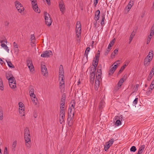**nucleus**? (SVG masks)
<instances>
[{
  "label": "nucleus",
  "instance_id": "13d9d810",
  "mask_svg": "<svg viewBox=\"0 0 154 154\" xmlns=\"http://www.w3.org/2000/svg\"><path fill=\"white\" fill-rule=\"evenodd\" d=\"M74 112H73L72 114V117H71L69 119V120H70V121L73 120V117H74Z\"/></svg>",
  "mask_w": 154,
  "mask_h": 154
},
{
  "label": "nucleus",
  "instance_id": "338daca9",
  "mask_svg": "<svg viewBox=\"0 0 154 154\" xmlns=\"http://www.w3.org/2000/svg\"><path fill=\"white\" fill-rule=\"evenodd\" d=\"M6 50L8 53L9 52V49H8V47L6 46L4 48Z\"/></svg>",
  "mask_w": 154,
  "mask_h": 154
},
{
  "label": "nucleus",
  "instance_id": "8fccbe9b",
  "mask_svg": "<svg viewBox=\"0 0 154 154\" xmlns=\"http://www.w3.org/2000/svg\"><path fill=\"white\" fill-rule=\"evenodd\" d=\"M65 100H61L60 104V105H64L65 104Z\"/></svg>",
  "mask_w": 154,
  "mask_h": 154
},
{
  "label": "nucleus",
  "instance_id": "864d4df0",
  "mask_svg": "<svg viewBox=\"0 0 154 154\" xmlns=\"http://www.w3.org/2000/svg\"><path fill=\"white\" fill-rule=\"evenodd\" d=\"M101 75H100L99 74H98L97 75H96V79H98L100 80V79L101 78Z\"/></svg>",
  "mask_w": 154,
  "mask_h": 154
},
{
  "label": "nucleus",
  "instance_id": "6e6d98bb",
  "mask_svg": "<svg viewBox=\"0 0 154 154\" xmlns=\"http://www.w3.org/2000/svg\"><path fill=\"white\" fill-rule=\"evenodd\" d=\"M138 98H136L133 101V103L135 105L137 104L138 102Z\"/></svg>",
  "mask_w": 154,
  "mask_h": 154
},
{
  "label": "nucleus",
  "instance_id": "b1692460",
  "mask_svg": "<svg viewBox=\"0 0 154 154\" xmlns=\"http://www.w3.org/2000/svg\"><path fill=\"white\" fill-rule=\"evenodd\" d=\"M32 101L33 102V103L35 105L38 106V100L36 97L33 98L32 99Z\"/></svg>",
  "mask_w": 154,
  "mask_h": 154
},
{
  "label": "nucleus",
  "instance_id": "4c0bfd02",
  "mask_svg": "<svg viewBox=\"0 0 154 154\" xmlns=\"http://www.w3.org/2000/svg\"><path fill=\"white\" fill-rule=\"evenodd\" d=\"M90 48L89 47H87L85 50V55H86L87 57H88V52L90 51Z\"/></svg>",
  "mask_w": 154,
  "mask_h": 154
},
{
  "label": "nucleus",
  "instance_id": "7ed1b4c3",
  "mask_svg": "<svg viewBox=\"0 0 154 154\" xmlns=\"http://www.w3.org/2000/svg\"><path fill=\"white\" fill-rule=\"evenodd\" d=\"M15 4L16 8L19 12L21 13L24 11V8L20 2L18 1H16L15 2Z\"/></svg>",
  "mask_w": 154,
  "mask_h": 154
},
{
  "label": "nucleus",
  "instance_id": "a18cd8bd",
  "mask_svg": "<svg viewBox=\"0 0 154 154\" xmlns=\"http://www.w3.org/2000/svg\"><path fill=\"white\" fill-rule=\"evenodd\" d=\"M121 124V121L119 120H117L115 122V125L116 126H118L120 125Z\"/></svg>",
  "mask_w": 154,
  "mask_h": 154
},
{
  "label": "nucleus",
  "instance_id": "6ab92c4d",
  "mask_svg": "<svg viewBox=\"0 0 154 154\" xmlns=\"http://www.w3.org/2000/svg\"><path fill=\"white\" fill-rule=\"evenodd\" d=\"M150 51H150L149 52L148 55L146 57L149 59L150 60H152L153 57V52L152 50H151Z\"/></svg>",
  "mask_w": 154,
  "mask_h": 154
},
{
  "label": "nucleus",
  "instance_id": "4468645a",
  "mask_svg": "<svg viewBox=\"0 0 154 154\" xmlns=\"http://www.w3.org/2000/svg\"><path fill=\"white\" fill-rule=\"evenodd\" d=\"M64 72L63 66L60 65L59 68V76L64 75Z\"/></svg>",
  "mask_w": 154,
  "mask_h": 154
},
{
  "label": "nucleus",
  "instance_id": "de8ad7c7",
  "mask_svg": "<svg viewBox=\"0 0 154 154\" xmlns=\"http://www.w3.org/2000/svg\"><path fill=\"white\" fill-rule=\"evenodd\" d=\"M19 111L20 113H22L24 111V108H19Z\"/></svg>",
  "mask_w": 154,
  "mask_h": 154
},
{
  "label": "nucleus",
  "instance_id": "dca6fc26",
  "mask_svg": "<svg viewBox=\"0 0 154 154\" xmlns=\"http://www.w3.org/2000/svg\"><path fill=\"white\" fill-rule=\"evenodd\" d=\"M100 11L98 10L96 12L95 16L94 17V19L97 21L99 20L100 17Z\"/></svg>",
  "mask_w": 154,
  "mask_h": 154
},
{
  "label": "nucleus",
  "instance_id": "c756f323",
  "mask_svg": "<svg viewBox=\"0 0 154 154\" xmlns=\"http://www.w3.org/2000/svg\"><path fill=\"white\" fill-rule=\"evenodd\" d=\"M115 70L114 69L113 67H112L110 68L109 70V75H112Z\"/></svg>",
  "mask_w": 154,
  "mask_h": 154
},
{
  "label": "nucleus",
  "instance_id": "f257e3e1",
  "mask_svg": "<svg viewBox=\"0 0 154 154\" xmlns=\"http://www.w3.org/2000/svg\"><path fill=\"white\" fill-rule=\"evenodd\" d=\"M75 31L76 36L77 37L76 39L78 41H80L81 28L80 22L79 21H77L76 22Z\"/></svg>",
  "mask_w": 154,
  "mask_h": 154
},
{
  "label": "nucleus",
  "instance_id": "bb28decb",
  "mask_svg": "<svg viewBox=\"0 0 154 154\" xmlns=\"http://www.w3.org/2000/svg\"><path fill=\"white\" fill-rule=\"evenodd\" d=\"M124 79L122 78L119 82L118 84L119 87H121L123 83L124 82Z\"/></svg>",
  "mask_w": 154,
  "mask_h": 154
},
{
  "label": "nucleus",
  "instance_id": "4be33fe9",
  "mask_svg": "<svg viewBox=\"0 0 154 154\" xmlns=\"http://www.w3.org/2000/svg\"><path fill=\"white\" fill-rule=\"evenodd\" d=\"M151 60H150L149 59H148L147 57H146L144 60V64L145 66H148L149 64L150 61Z\"/></svg>",
  "mask_w": 154,
  "mask_h": 154
},
{
  "label": "nucleus",
  "instance_id": "4d7b16f0",
  "mask_svg": "<svg viewBox=\"0 0 154 154\" xmlns=\"http://www.w3.org/2000/svg\"><path fill=\"white\" fill-rule=\"evenodd\" d=\"M65 98H66L65 94L64 93L62 95V98H61V100H65Z\"/></svg>",
  "mask_w": 154,
  "mask_h": 154
},
{
  "label": "nucleus",
  "instance_id": "09e8293b",
  "mask_svg": "<svg viewBox=\"0 0 154 154\" xmlns=\"http://www.w3.org/2000/svg\"><path fill=\"white\" fill-rule=\"evenodd\" d=\"M16 144H17V141H14L13 142V143L12 145V149H13V148H14L16 147Z\"/></svg>",
  "mask_w": 154,
  "mask_h": 154
},
{
  "label": "nucleus",
  "instance_id": "69168bd1",
  "mask_svg": "<svg viewBox=\"0 0 154 154\" xmlns=\"http://www.w3.org/2000/svg\"><path fill=\"white\" fill-rule=\"evenodd\" d=\"M114 64H115L113 67L114 68V69L116 70L117 67V63H116V62H115Z\"/></svg>",
  "mask_w": 154,
  "mask_h": 154
},
{
  "label": "nucleus",
  "instance_id": "0e129e2a",
  "mask_svg": "<svg viewBox=\"0 0 154 154\" xmlns=\"http://www.w3.org/2000/svg\"><path fill=\"white\" fill-rule=\"evenodd\" d=\"M68 125L69 126H71L72 125V122H70V120L67 121Z\"/></svg>",
  "mask_w": 154,
  "mask_h": 154
},
{
  "label": "nucleus",
  "instance_id": "0eeeda50",
  "mask_svg": "<svg viewBox=\"0 0 154 154\" xmlns=\"http://www.w3.org/2000/svg\"><path fill=\"white\" fill-rule=\"evenodd\" d=\"M64 79V75L59 76V79L60 81V89L64 88L65 87Z\"/></svg>",
  "mask_w": 154,
  "mask_h": 154
},
{
  "label": "nucleus",
  "instance_id": "c03bdc74",
  "mask_svg": "<svg viewBox=\"0 0 154 154\" xmlns=\"http://www.w3.org/2000/svg\"><path fill=\"white\" fill-rule=\"evenodd\" d=\"M3 119V111L0 109V120H2Z\"/></svg>",
  "mask_w": 154,
  "mask_h": 154
},
{
  "label": "nucleus",
  "instance_id": "052dcab7",
  "mask_svg": "<svg viewBox=\"0 0 154 154\" xmlns=\"http://www.w3.org/2000/svg\"><path fill=\"white\" fill-rule=\"evenodd\" d=\"M34 92V89L33 88H30V91H29V94L31 93H33Z\"/></svg>",
  "mask_w": 154,
  "mask_h": 154
},
{
  "label": "nucleus",
  "instance_id": "f704fd0d",
  "mask_svg": "<svg viewBox=\"0 0 154 154\" xmlns=\"http://www.w3.org/2000/svg\"><path fill=\"white\" fill-rule=\"evenodd\" d=\"M102 20L100 22V24L101 26L103 25L104 24V20H105V15H103V16H102Z\"/></svg>",
  "mask_w": 154,
  "mask_h": 154
},
{
  "label": "nucleus",
  "instance_id": "412c9836",
  "mask_svg": "<svg viewBox=\"0 0 154 154\" xmlns=\"http://www.w3.org/2000/svg\"><path fill=\"white\" fill-rule=\"evenodd\" d=\"M90 82L92 84H93L94 83L95 75L90 74Z\"/></svg>",
  "mask_w": 154,
  "mask_h": 154
},
{
  "label": "nucleus",
  "instance_id": "2f4dec72",
  "mask_svg": "<svg viewBox=\"0 0 154 154\" xmlns=\"http://www.w3.org/2000/svg\"><path fill=\"white\" fill-rule=\"evenodd\" d=\"M154 34V23L152 27L151 28V32L150 35H153Z\"/></svg>",
  "mask_w": 154,
  "mask_h": 154
},
{
  "label": "nucleus",
  "instance_id": "e2e57ef3",
  "mask_svg": "<svg viewBox=\"0 0 154 154\" xmlns=\"http://www.w3.org/2000/svg\"><path fill=\"white\" fill-rule=\"evenodd\" d=\"M59 120L60 124H61L62 123L64 122V120L61 119V117H59Z\"/></svg>",
  "mask_w": 154,
  "mask_h": 154
},
{
  "label": "nucleus",
  "instance_id": "1a4fd4ad",
  "mask_svg": "<svg viewBox=\"0 0 154 154\" xmlns=\"http://www.w3.org/2000/svg\"><path fill=\"white\" fill-rule=\"evenodd\" d=\"M52 54V52L50 51H44L43 53L41 55V56L43 57H48Z\"/></svg>",
  "mask_w": 154,
  "mask_h": 154
},
{
  "label": "nucleus",
  "instance_id": "3c124183",
  "mask_svg": "<svg viewBox=\"0 0 154 154\" xmlns=\"http://www.w3.org/2000/svg\"><path fill=\"white\" fill-rule=\"evenodd\" d=\"M4 154H8V149L7 147H5L4 152Z\"/></svg>",
  "mask_w": 154,
  "mask_h": 154
},
{
  "label": "nucleus",
  "instance_id": "37998d69",
  "mask_svg": "<svg viewBox=\"0 0 154 154\" xmlns=\"http://www.w3.org/2000/svg\"><path fill=\"white\" fill-rule=\"evenodd\" d=\"M153 76V74H151V73H149V75L148 76V79H147V80L148 81H150Z\"/></svg>",
  "mask_w": 154,
  "mask_h": 154
},
{
  "label": "nucleus",
  "instance_id": "58836bf2",
  "mask_svg": "<svg viewBox=\"0 0 154 154\" xmlns=\"http://www.w3.org/2000/svg\"><path fill=\"white\" fill-rule=\"evenodd\" d=\"M135 35V32L133 31L131 34L130 38H129V40H132V39L133 38L134 36Z\"/></svg>",
  "mask_w": 154,
  "mask_h": 154
},
{
  "label": "nucleus",
  "instance_id": "bf43d9fd",
  "mask_svg": "<svg viewBox=\"0 0 154 154\" xmlns=\"http://www.w3.org/2000/svg\"><path fill=\"white\" fill-rule=\"evenodd\" d=\"M29 94H30V96L31 97H32L33 98L36 97L35 94H34V92L33 93H30Z\"/></svg>",
  "mask_w": 154,
  "mask_h": 154
},
{
  "label": "nucleus",
  "instance_id": "6e6552de",
  "mask_svg": "<svg viewBox=\"0 0 154 154\" xmlns=\"http://www.w3.org/2000/svg\"><path fill=\"white\" fill-rule=\"evenodd\" d=\"M134 2V0H131L129 2L127 7L125 9V11L126 12L128 13L130 9L131 8L133 5Z\"/></svg>",
  "mask_w": 154,
  "mask_h": 154
},
{
  "label": "nucleus",
  "instance_id": "393cba45",
  "mask_svg": "<svg viewBox=\"0 0 154 154\" xmlns=\"http://www.w3.org/2000/svg\"><path fill=\"white\" fill-rule=\"evenodd\" d=\"M14 50L15 52H17V53L18 52L19 50L18 48V46L17 44L15 42H14Z\"/></svg>",
  "mask_w": 154,
  "mask_h": 154
},
{
  "label": "nucleus",
  "instance_id": "cd10ccee",
  "mask_svg": "<svg viewBox=\"0 0 154 154\" xmlns=\"http://www.w3.org/2000/svg\"><path fill=\"white\" fill-rule=\"evenodd\" d=\"M26 135L27 136V135H30L29 129L27 128H26L24 130V135Z\"/></svg>",
  "mask_w": 154,
  "mask_h": 154
},
{
  "label": "nucleus",
  "instance_id": "ddd939ff",
  "mask_svg": "<svg viewBox=\"0 0 154 154\" xmlns=\"http://www.w3.org/2000/svg\"><path fill=\"white\" fill-rule=\"evenodd\" d=\"M90 74L95 75L96 67L94 66H92L90 67Z\"/></svg>",
  "mask_w": 154,
  "mask_h": 154
},
{
  "label": "nucleus",
  "instance_id": "f3484780",
  "mask_svg": "<svg viewBox=\"0 0 154 154\" xmlns=\"http://www.w3.org/2000/svg\"><path fill=\"white\" fill-rule=\"evenodd\" d=\"M145 147V145H141L138 149V152H137L138 154H141L144 150Z\"/></svg>",
  "mask_w": 154,
  "mask_h": 154
},
{
  "label": "nucleus",
  "instance_id": "aec40b11",
  "mask_svg": "<svg viewBox=\"0 0 154 154\" xmlns=\"http://www.w3.org/2000/svg\"><path fill=\"white\" fill-rule=\"evenodd\" d=\"M128 63H127L125 64L122 67L120 70L119 71L118 73V75L121 73L122 72L126 66L128 65Z\"/></svg>",
  "mask_w": 154,
  "mask_h": 154
},
{
  "label": "nucleus",
  "instance_id": "473e14b6",
  "mask_svg": "<svg viewBox=\"0 0 154 154\" xmlns=\"http://www.w3.org/2000/svg\"><path fill=\"white\" fill-rule=\"evenodd\" d=\"M71 107H72L73 109H74V111H75V100H72L71 102Z\"/></svg>",
  "mask_w": 154,
  "mask_h": 154
},
{
  "label": "nucleus",
  "instance_id": "f03ea898",
  "mask_svg": "<svg viewBox=\"0 0 154 154\" xmlns=\"http://www.w3.org/2000/svg\"><path fill=\"white\" fill-rule=\"evenodd\" d=\"M45 24L48 26H50L52 22L50 15L47 12H45L44 14Z\"/></svg>",
  "mask_w": 154,
  "mask_h": 154
},
{
  "label": "nucleus",
  "instance_id": "603ef678",
  "mask_svg": "<svg viewBox=\"0 0 154 154\" xmlns=\"http://www.w3.org/2000/svg\"><path fill=\"white\" fill-rule=\"evenodd\" d=\"M19 108H23V104L21 102L19 103Z\"/></svg>",
  "mask_w": 154,
  "mask_h": 154
},
{
  "label": "nucleus",
  "instance_id": "5701e85b",
  "mask_svg": "<svg viewBox=\"0 0 154 154\" xmlns=\"http://www.w3.org/2000/svg\"><path fill=\"white\" fill-rule=\"evenodd\" d=\"M72 111V109L70 108H69L68 109V116L67 120L68 121L69 120V119L72 117L71 116V112Z\"/></svg>",
  "mask_w": 154,
  "mask_h": 154
},
{
  "label": "nucleus",
  "instance_id": "c85d7f7f",
  "mask_svg": "<svg viewBox=\"0 0 154 154\" xmlns=\"http://www.w3.org/2000/svg\"><path fill=\"white\" fill-rule=\"evenodd\" d=\"M115 38H114L113 40H112L110 42L109 44L108 45V47H109V48H111V47L113 45L115 42Z\"/></svg>",
  "mask_w": 154,
  "mask_h": 154
},
{
  "label": "nucleus",
  "instance_id": "79ce46f5",
  "mask_svg": "<svg viewBox=\"0 0 154 154\" xmlns=\"http://www.w3.org/2000/svg\"><path fill=\"white\" fill-rule=\"evenodd\" d=\"M136 147L134 146H133L131 148L130 151L131 152H135L136 151Z\"/></svg>",
  "mask_w": 154,
  "mask_h": 154
},
{
  "label": "nucleus",
  "instance_id": "39448f33",
  "mask_svg": "<svg viewBox=\"0 0 154 154\" xmlns=\"http://www.w3.org/2000/svg\"><path fill=\"white\" fill-rule=\"evenodd\" d=\"M24 139L26 141V145L28 148H30L31 144L30 135H25Z\"/></svg>",
  "mask_w": 154,
  "mask_h": 154
},
{
  "label": "nucleus",
  "instance_id": "f8f14e48",
  "mask_svg": "<svg viewBox=\"0 0 154 154\" xmlns=\"http://www.w3.org/2000/svg\"><path fill=\"white\" fill-rule=\"evenodd\" d=\"M41 71L42 74L44 75H46L47 73V69L46 66L44 65L41 66Z\"/></svg>",
  "mask_w": 154,
  "mask_h": 154
},
{
  "label": "nucleus",
  "instance_id": "72a5a7b5",
  "mask_svg": "<svg viewBox=\"0 0 154 154\" xmlns=\"http://www.w3.org/2000/svg\"><path fill=\"white\" fill-rule=\"evenodd\" d=\"M6 61L7 63L8 64V66L12 68H14V66L12 64V63L11 62V61H8L7 60H6Z\"/></svg>",
  "mask_w": 154,
  "mask_h": 154
},
{
  "label": "nucleus",
  "instance_id": "a878e982",
  "mask_svg": "<svg viewBox=\"0 0 154 154\" xmlns=\"http://www.w3.org/2000/svg\"><path fill=\"white\" fill-rule=\"evenodd\" d=\"M9 83H13L15 81H16L14 77L13 76L11 77H10L8 79Z\"/></svg>",
  "mask_w": 154,
  "mask_h": 154
},
{
  "label": "nucleus",
  "instance_id": "c9c22d12",
  "mask_svg": "<svg viewBox=\"0 0 154 154\" xmlns=\"http://www.w3.org/2000/svg\"><path fill=\"white\" fill-rule=\"evenodd\" d=\"M0 88L1 90H3L4 89L3 85L2 80L0 78Z\"/></svg>",
  "mask_w": 154,
  "mask_h": 154
},
{
  "label": "nucleus",
  "instance_id": "9d476101",
  "mask_svg": "<svg viewBox=\"0 0 154 154\" xmlns=\"http://www.w3.org/2000/svg\"><path fill=\"white\" fill-rule=\"evenodd\" d=\"M27 66L30 70L34 68L31 58H28L27 59Z\"/></svg>",
  "mask_w": 154,
  "mask_h": 154
},
{
  "label": "nucleus",
  "instance_id": "20e7f679",
  "mask_svg": "<svg viewBox=\"0 0 154 154\" xmlns=\"http://www.w3.org/2000/svg\"><path fill=\"white\" fill-rule=\"evenodd\" d=\"M32 4L33 9L34 11L37 13H40V10L38 7L36 0H34V1H32Z\"/></svg>",
  "mask_w": 154,
  "mask_h": 154
},
{
  "label": "nucleus",
  "instance_id": "9b49d317",
  "mask_svg": "<svg viewBox=\"0 0 154 154\" xmlns=\"http://www.w3.org/2000/svg\"><path fill=\"white\" fill-rule=\"evenodd\" d=\"M59 7L60 11L63 14L65 11V8L63 2L62 1H61L59 3Z\"/></svg>",
  "mask_w": 154,
  "mask_h": 154
},
{
  "label": "nucleus",
  "instance_id": "a19ab883",
  "mask_svg": "<svg viewBox=\"0 0 154 154\" xmlns=\"http://www.w3.org/2000/svg\"><path fill=\"white\" fill-rule=\"evenodd\" d=\"M152 88H148V91L146 92V94L147 95H149L151 93L152 90Z\"/></svg>",
  "mask_w": 154,
  "mask_h": 154
},
{
  "label": "nucleus",
  "instance_id": "ea45409f",
  "mask_svg": "<svg viewBox=\"0 0 154 154\" xmlns=\"http://www.w3.org/2000/svg\"><path fill=\"white\" fill-rule=\"evenodd\" d=\"M98 60V59H97V58L95 59V61L94 63V65H93L92 66H94L96 67L97 66Z\"/></svg>",
  "mask_w": 154,
  "mask_h": 154
},
{
  "label": "nucleus",
  "instance_id": "e433bc0d",
  "mask_svg": "<svg viewBox=\"0 0 154 154\" xmlns=\"http://www.w3.org/2000/svg\"><path fill=\"white\" fill-rule=\"evenodd\" d=\"M104 103L103 101H101L100 103L99 106V109H101L103 107L104 105Z\"/></svg>",
  "mask_w": 154,
  "mask_h": 154
},
{
  "label": "nucleus",
  "instance_id": "774afa93",
  "mask_svg": "<svg viewBox=\"0 0 154 154\" xmlns=\"http://www.w3.org/2000/svg\"><path fill=\"white\" fill-rule=\"evenodd\" d=\"M35 38V36L33 34L31 35L30 39L31 40H33Z\"/></svg>",
  "mask_w": 154,
  "mask_h": 154
},
{
  "label": "nucleus",
  "instance_id": "5fc2aeb1",
  "mask_svg": "<svg viewBox=\"0 0 154 154\" xmlns=\"http://www.w3.org/2000/svg\"><path fill=\"white\" fill-rule=\"evenodd\" d=\"M98 73L100 75L102 74V71L101 69H98L97 71V74Z\"/></svg>",
  "mask_w": 154,
  "mask_h": 154
},
{
  "label": "nucleus",
  "instance_id": "423d86ee",
  "mask_svg": "<svg viewBox=\"0 0 154 154\" xmlns=\"http://www.w3.org/2000/svg\"><path fill=\"white\" fill-rule=\"evenodd\" d=\"M114 142V139L112 138L109 141L106 143V145H104V149L105 151H107L112 145Z\"/></svg>",
  "mask_w": 154,
  "mask_h": 154
},
{
  "label": "nucleus",
  "instance_id": "680f3d73",
  "mask_svg": "<svg viewBox=\"0 0 154 154\" xmlns=\"http://www.w3.org/2000/svg\"><path fill=\"white\" fill-rule=\"evenodd\" d=\"M98 0H94V6L96 7L97 4L98 2Z\"/></svg>",
  "mask_w": 154,
  "mask_h": 154
},
{
  "label": "nucleus",
  "instance_id": "2eb2a0df",
  "mask_svg": "<svg viewBox=\"0 0 154 154\" xmlns=\"http://www.w3.org/2000/svg\"><path fill=\"white\" fill-rule=\"evenodd\" d=\"M100 84V80L96 79L95 82V89L97 90L98 89Z\"/></svg>",
  "mask_w": 154,
  "mask_h": 154
},
{
  "label": "nucleus",
  "instance_id": "a211bd4d",
  "mask_svg": "<svg viewBox=\"0 0 154 154\" xmlns=\"http://www.w3.org/2000/svg\"><path fill=\"white\" fill-rule=\"evenodd\" d=\"M60 117H61V119L64 120L65 117V112L64 110L60 111Z\"/></svg>",
  "mask_w": 154,
  "mask_h": 154
},
{
  "label": "nucleus",
  "instance_id": "49530a36",
  "mask_svg": "<svg viewBox=\"0 0 154 154\" xmlns=\"http://www.w3.org/2000/svg\"><path fill=\"white\" fill-rule=\"evenodd\" d=\"M152 35H149L148 36V39H147V42H146V44H148L149 42H150V41L151 40V37L152 36Z\"/></svg>",
  "mask_w": 154,
  "mask_h": 154
},
{
  "label": "nucleus",
  "instance_id": "7c9ffc66",
  "mask_svg": "<svg viewBox=\"0 0 154 154\" xmlns=\"http://www.w3.org/2000/svg\"><path fill=\"white\" fill-rule=\"evenodd\" d=\"M9 85L10 86V87L11 88H14L15 87H16V82L15 81L14 82V83H9Z\"/></svg>",
  "mask_w": 154,
  "mask_h": 154
}]
</instances>
